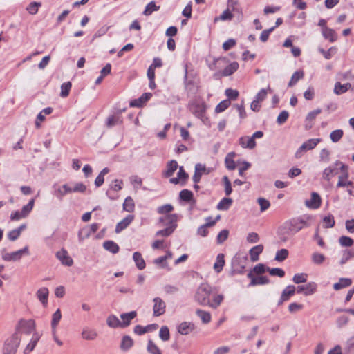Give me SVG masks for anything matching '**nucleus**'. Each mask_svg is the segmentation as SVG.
I'll list each match as a JSON object with an SVG mask.
<instances>
[{
    "mask_svg": "<svg viewBox=\"0 0 354 354\" xmlns=\"http://www.w3.org/2000/svg\"><path fill=\"white\" fill-rule=\"evenodd\" d=\"M178 216L176 214H169L159 218L160 223H164L167 227L156 232V236H169L177 227Z\"/></svg>",
    "mask_w": 354,
    "mask_h": 354,
    "instance_id": "f257e3e1",
    "label": "nucleus"
},
{
    "mask_svg": "<svg viewBox=\"0 0 354 354\" xmlns=\"http://www.w3.org/2000/svg\"><path fill=\"white\" fill-rule=\"evenodd\" d=\"M212 295V287L207 283H202L197 288L194 298L199 304L208 306Z\"/></svg>",
    "mask_w": 354,
    "mask_h": 354,
    "instance_id": "f03ea898",
    "label": "nucleus"
},
{
    "mask_svg": "<svg viewBox=\"0 0 354 354\" xmlns=\"http://www.w3.org/2000/svg\"><path fill=\"white\" fill-rule=\"evenodd\" d=\"M295 229V225H294L292 219L284 222L277 230L279 240L283 243L287 242L292 236L297 233Z\"/></svg>",
    "mask_w": 354,
    "mask_h": 354,
    "instance_id": "7ed1b4c3",
    "label": "nucleus"
},
{
    "mask_svg": "<svg viewBox=\"0 0 354 354\" xmlns=\"http://www.w3.org/2000/svg\"><path fill=\"white\" fill-rule=\"evenodd\" d=\"M21 336L18 333H14L8 338L4 343L3 348V354H15L20 344Z\"/></svg>",
    "mask_w": 354,
    "mask_h": 354,
    "instance_id": "20e7f679",
    "label": "nucleus"
},
{
    "mask_svg": "<svg viewBox=\"0 0 354 354\" xmlns=\"http://www.w3.org/2000/svg\"><path fill=\"white\" fill-rule=\"evenodd\" d=\"M335 165L339 166V169L342 173L338 178L337 187H351L354 188V183L347 180L348 176V167L339 160L335 162Z\"/></svg>",
    "mask_w": 354,
    "mask_h": 354,
    "instance_id": "39448f33",
    "label": "nucleus"
},
{
    "mask_svg": "<svg viewBox=\"0 0 354 354\" xmlns=\"http://www.w3.org/2000/svg\"><path fill=\"white\" fill-rule=\"evenodd\" d=\"M35 322L33 319H30L26 320L24 319H21L16 326L15 333H18L19 335V333H24L25 334L30 335L35 330Z\"/></svg>",
    "mask_w": 354,
    "mask_h": 354,
    "instance_id": "423d86ee",
    "label": "nucleus"
},
{
    "mask_svg": "<svg viewBox=\"0 0 354 354\" xmlns=\"http://www.w3.org/2000/svg\"><path fill=\"white\" fill-rule=\"evenodd\" d=\"M321 140L320 138H312L304 142L296 151L295 158H300L304 153L314 149Z\"/></svg>",
    "mask_w": 354,
    "mask_h": 354,
    "instance_id": "0eeeda50",
    "label": "nucleus"
},
{
    "mask_svg": "<svg viewBox=\"0 0 354 354\" xmlns=\"http://www.w3.org/2000/svg\"><path fill=\"white\" fill-rule=\"evenodd\" d=\"M294 225H295V230L297 232L303 230L304 228L308 227L311 225L312 216L308 215H304L296 218H291Z\"/></svg>",
    "mask_w": 354,
    "mask_h": 354,
    "instance_id": "6e6552de",
    "label": "nucleus"
},
{
    "mask_svg": "<svg viewBox=\"0 0 354 354\" xmlns=\"http://www.w3.org/2000/svg\"><path fill=\"white\" fill-rule=\"evenodd\" d=\"M28 254V247L25 246L24 248L11 253H5L2 255V259L6 261H16L22 257L23 254Z\"/></svg>",
    "mask_w": 354,
    "mask_h": 354,
    "instance_id": "1a4fd4ad",
    "label": "nucleus"
},
{
    "mask_svg": "<svg viewBox=\"0 0 354 354\" xmlns=\"http://www.w3.org/2000/svg\"><path fill=\"white\" fill-rule=\"evenodd\" d=\"M263 134H252V137L243 136L239 139V144L243 148L254 149L256 146L255 138H262Z\"/></svg>",
    "mask_w": 354,
    "mask_h": 354,
    "instance_id": "9d476101",
    "label": "nucleus"
},
{
    "mask_svg": "<svg viewBox=\"0 0 354 354\" xmlns=\"http://www.w3.org/2000/svg\"><path fill=\"white\" fill-rule=\"evenodd\" d=\"M154 305L153 307V316L159 317L165 313L166 304L160 297H155L153 300Z\"/></svg>",
    "mask_w": 354,
    "mask_h": 354,
    "instance_id": "9b49d317",
    "label": "nucleus"
},
{
    "mask_svg": "<svg viewBox=\"0 0 354 354\" xmlns=\"http://www.w3.org/2000/svg\"><path fill=\"white\" fill-rule=\"evenodd\" d=\"M317 290V284L315 282H309L306 285L298 286L296 288L297 293H303L306 296L314 294Z\"/></svg>",
    "mask_w": 354,
    "mask_h": 354,
    "instance_id": "f8f14e48",
    "label": "nucleus"
},
{
    "mask_svg": "<svg viewBox=\"0 0 354 354\" xmlns=\"http://www.w3.org/2000/svg\"><path fill=\"white\" fill-rule=\"evenodd\" d=\"M196 328L195 324L192 322H183L178 327V332L183 335H187L194 331Z\"/></svg>",
    "mask_w": 354,
    "mask_h": 354,
    "instance_id": "ddd939ff",
    "label": "nucleus"
},
{
    "mask_svg": "<svg viewBox=\"0 0 354 354\" xmlns=\"http://www.w3.org/2000/svg\"><path fill=\"white\" fill-rule=\"evenodd\" d=\"M248 277L251 279L249 286L265 285L270 283V279L266 276L254 277L252 271L248 274Z\"/></svg>",
    "mask_w": 354,
    "mask_h": 354,
    "instance_id": "4468645a",
    "label": "nucleus"
},
{
    "mask_svg": "<svg viewBox=\"0 0 354 354\" xmlns=\"http://www.w3.org/2000/svg\"><path fill=\"white\" fill-rule=\"evenodd\" d=\"M321 197L317 192H312L310 199L306 200L305 202V204L308 207L314 209H318L321 206Z\"/></svg>",
    "mask_w": 354,
    "mask_h": 354,
    "instance_id": "2eb2a0df",
    "label": "nucleus"
},
{
    "mask_svg": "<svg viewBox=\"0 0 354 354\" xmlns=\"http://www.w3.org/2000/svg\"><path fill=\"white\" fill-rule=\"evenodd\" d=\"M56 257L64 266H71L73 264L72 258L68 255V252L65 249L58 251L56 253Z\"/></svg>",
    "mask_w": 354,
    "mask_h": 354,
    "instance_id": "dca6fc26",
    "label": "nucleus"
},
{
    "mask_svg": "<svg viewBox=\"0 0 354 354\" xmlns=\"http://www.w3.org/2000/svg\"><path fill=\"white\" fill-rule=\"evenodd\" d=\"M99 229L98 223H93L88 227L84 228L79 232L80 240H83L84 238H88L91 234L95 233Z\"/></svg>",
    "mask_w": 354,
    "mask_h": 354,
    "instance_id": "f3484780",
    "label": "nucleus"
},
{
    "mask_svg": "<svg viewBox=\"0 0 354 354\" xmlns=\"http://www.w3.org/2000/svg\"><path fill=\"white\" fill-rule=\"evenodd\" d=\"M133 219V215H127L124 218H123L116 225L115 232L116 233L121 232L123 230L126 229L131 223Z\"/></svg>",
    "mask_w": 354,
    "mask_h": 354,
    "instance_id": "a211bd4d",
    "label": "nucleus"
},
{
    "mask_svg": "<svg viewBox=\"0 0 354 354\" xmlns=\"http://www.w3.org/2000/svg\"><path fill=\"white\" fill-rule=\"evenodd\" d=\"M220 218L221 216L218 215L214 220L212 221V223H206L201 225L197 230V234L203 237L206 236L209 232L207 227L214 226Z\"/></svg>",
    "mask_w": 354,
    "mask_h": 354,
    "instance_id": "6ab92c4d",
    "label": "nucleus"
},
{
    "mask_svg": "<svg viewBox=\"0 0 354 354\" xmlns=\"http://www.w3.org/2000/svg\"><path fill=\"white\" fill-rule=\"evenodd\" d=\"M151 93H145L139 98L131 101L130 106L131 107H140L143 106L145 102L151 98Z\"/></svg>",
    "mask_w": 354,
    "mask_h": 354,
    "instance_id": "aec40b11",
    "label": "nucleus"
},
{
    "mask_svg": "<svg viewBox=\"0 0 354 354\" xmlns=\"http://www.w3.org/2000/svg\"><path fill=\"white\" fill-rule=\"evenodd\" d=\"M338 168H339V166H336L335 162L334 165L326 168L323 171V179L327 181H330L331 178L337 174Z\"/></svg>",
    "mask_w": 354,
    "mask_h": 354,
    "instance_id": "412c9836",
    "label": "nucleus"
},
{
    "mask_svg": "<svg viewBox=\"0 0 354 354\" xmlns=\"http://www.w3.org/2000/svg\"><path fill=\"white\" fill-rule=\"evenodd\" d=\"M48 295V289L46 287L39 288L36 292L37 299L41 302L44 307L47 306Z\"/></svg>",
    "mask_w": 354,
    "mask_h": 354,
    "instance_id": "4be33fe9",
    "label": "nucleus"
},
{
    "mask_svg": "<svg viewBox=\"0 0 354 354\" xmlns=\"http://www.w3.org/2000/svg\"><path fill=\"white\" fill-rule=\"evenodd\" d=\"M185 88L188 93H196L197 91V88L194 84V80L188 79V72H187V66H185Z\"/></svg>",
    "mask_w": 354,
    "mask_h": 354,
    "instance_id": "5701e85b",
    "label": "nucleus"
},
{
    "mask_svg": "<svg viewBox=\"0 0 354 354\" xmlns=\"http://www.w3.org/2000/svg\"><path fill=\"white\" fill-rule=\"evenodd\" d=\"M178 165L176 160H172L167 162V169L162 172V176L165 178H169L173 176L174 173L177 169Z\"/></svg>",
    "mask_w": 354,
    "mask_h": 354,
    "instance_id": "b1692460",
    "label": "nucleus"
},
{
    "mask_svg": "<svg viewBox=\"0 0 354 354\" xmlns=\"http://www.w3.org/2000/svg\"><path fill=\"white\" fill-rule=\"evenodd\" d=\"M192 110L196 117L202 119L205 116L206 104L204 102L194 104L192 106Z\"/></svg>",
    "mask_w": 354,
    "mask_h": 354,
    "instance_id": "393cba45",
    "label": "nucleus"
},
{
    "mask_svg": "<svg viewBox=\"0 0 354 354\" xmlns=\"http://www.w3.org/2000/svg\"><path fill=\"white\" fill-rule=\"evenodd\" d=\"M137 315V313L136 311H131L127 313H122L120 315V317L122 319L121 322L122 328H126L129 326L131 324V321L134 319Z\"/></svg>",
    "mask_w": 354,
    "mask_h": 354,
    "instance_id": "a878e982",
    "label": "nucleus"
},
{
    "mask_svg": "<svg viewBox=\"0 0 354 354\" xmlns=\"http://www.w3.org/2000/svg\"><path fill=\"white\" fill-rule=\"evenodd\" d=\"M263 248V245L260 244L252 247L250 250L249 254L250 256V259L252 262H255L259 260V256L261 253H262Z\"/></svg>",
    "mask_w": 354,
    "mask_h": 354,
    "instance_id": "bb28decb",
    "label": "nucleus"
},
{
    "mask_svg": "<svg viewBox=\"0 0 354 354\" xmlns=\"http://www.w3.org/2000/svg\"><path fill=\"white\" fill-rule=\"evenodd\" d=\"M322 35L325 39H328L330 42H334L337 39L335 31L328 27H324L322 29Z\"/></svg>",
    "mask_w": 354,
    "mask_h": 354,
    "instance_id": "cd10ccee",
    "label": "nucleus"
},
{
    "mask_svg": "<svg viewBox=\"0 0 354 354\" xmlns=\"http://www.w3.org/2000/svg\"><path fill=\"white\" fill-rule=\"evenodd\" d=\"M133 259L138 270H142L145 268L146 263L140 252H135L133 254Z\"/></svg>",
    "mask_w": 354,
    "mask_h": 354,
    "instance_id": "c85d7f7f",
    "label": "nucleus"
},
{
    "mask_svg": "<svg viewBox=\"0 0 354 354\" xmlns=\"http://www.w3.org/2000/svg\"><path fill=\"white\" fill-rule=\"evenodd\" d=\"M133 345V340L129 335H124L122 338L120 348L122 351H127Z\"/></svg>",
    "mask_w": 354,
    "mask_h": 354,
    "instance_id": "c756f323",
    "label": "nucleus"
},
{
    "mask_svg": "<svg viewBox=\"0 0 354 354\" xmlns=\"http://www.w3.org/2000/svg\"><path fill=\"white\" fill-rule=\"evenodd\" d=\"M103 247L106 250L111 252L112 254H116L120 250L119 245L113 241L111 240L104 241L103 243Z\"/></svg>",
    "mask_w": 354,
    "mask_h": 354,
    "instance_id": "7c9ffc66",
    "label": "nucleus"
},
{
    "mask_svg": "<svg viewBox=\"0 0 354 354\" xmlns=\"http://www.w3.org/2000/svg\"><path fill=\"white\" fill-rule=\"evenodd\" d=\"M122 122L121 116L120 114H114L107 118L106 125L108 127H112L115 125L120 124Z\"/></svg>",
    "mask_w": 354,
    "mask_h": 354,
    "instance_id": "2f4dec72",
    "label": "nucleus"
},
{
    "mask_svg": "<svg viewBox=\"0 0 354 354\" xmlns=\"http://www.w3.org/2000/svg\"><path fill=\"white\" fill-rule=\"evenodd\" d=\"M39 338H40V335L37 333H35L33 334V336H32L30 343L25 348L24 353L25 354H28V353L33 351L34 348H35Z\"/></svg>",
    "mask_w": 354,
    "mask_h": 354,
    "instance_id": "473e14b6",
    "label": "nucleus"
},
{
    "mask_svg": "<svg viewBox=\"0 0 354 354\" xmlns=\"http://www.w3.org/2000/svg\"><path fill=\"white\" fill-rule=\"evenodd\" d=\"M233 203V200L231 198H223L217 204L216 209L220 211L227 210Z\"/></svg>",
    "mask_w": 354,
    "mask_h": 354,
    "instance_id": "72a5a7b5",
    "label": "nucleus"
},
{
    "mask_svg": "<svg viewBox=\"0 0 354 354\" xmlns=\"http://www.w3.org/2000/svg\"><path fill=\"white\" fill-rule=\"evenodd\" d=\"M236 156L235 152H230L227 154L225 158V165L228 170H234L236 168V164L234 160V157Z\"/></svg>",
    "mask_w": 354,
    "mask_h": 354,
    "instance_id": "f704fd0d",
    "label": "nucleus"
},
{
    "mask_svg": "<svg viewBox=\"0 0 354 354\" xmlns=\"http://www.w3.org/2000/svg\"><path fill=\"white\" fill-rule=\"evenodd\" d=\"M352 284V280L350 278H340L337 283L333 285L335 290H339L344 288H347Z\"/></svg>",
    "mask_w": 354,
    "mask_h": 354,
    "instance_id": "c9c22d12",
    "label": "nucleus"
},
{
    "mask_svg": "<svg viewBox=\"0 0 354 354\" xmlns=\"http://www.w3.org/2000/svg\"><path fill=\"white\" fill-rule=\"evenodd\" d=\"M172 257L171 253L168 251L164 256H161L153 260V263L157 266H160L161 268H166L167 266V260L171 259Z\"/></svg>",
    "mask_w": 354,
    "mask_h": 354,
    "instance_id": "e433bc0d",
    "label": "nucleus"
},
{
    "mask_svg": "<svg viewBox=\"0 0 354 354\" xmlns=\"http://www.w3.org/2000/svg\"><path fill=\"white\" fill-rule=\"evenodd\" d=\"M157 327H158V325L156 324H150L145 327L142 326L140 325H136L134 327L133 332L138 335H142L147 333L150 328L156 329Z\"/></svg>",
    "mask_w": 354,
    "mask_h": 354,
    "instance_id": "4c0bfd02",
    "label": "nucleus"
},
{
    "mask_svg": "<svg viewBox=\"0 0 354 354\" xmlns=\"http://www.w3.org/2000/svg\"><path fill=\"white\" fill-rule=\"evenodd\" d=\"M351 85L350 83L342 84L339 82H337L335 84L334 93L336 95L343 94L346 93L351 88Z\"/></svg>",
    "mask_w": 354,
    "mask_h": 354,
    "instance_id": "58836bf2",
    "label": "nucleus"
},
{
    "mask_svg": "<svg viewBox=\"0 0 354 354\" xmlns=\"http://www.w3.org/2000/svg\"><path fill=\"white\" fill-rule=\"evenodd\" d=\"M82 337L86 340H94L97 337V333L94 329L84 328L82 332Z\"/></svg>",
    "mask_w": 354,
    "mask_h": 354,
    "instance_id": "ea45409f",
    "label": "nucleus"
},
{
    "mask_svg": "<svg viewBox=\"0 0 354 354\" xmlns=\"http://www.w3.org/2000/svg\"><path fill=\"white\" fill-rule=\"evenodd\" d=\"M211 297H212V301H211V299L209 300V304H208V306L212 308H217L223 300V295L212 293Z\"/></svg>",
    "mask_w": 354,
    "mask_h": 354,
    "instance_id": "a19ab883",
    "label": "nucleus"
},
{
    "mask_svg": "<svg viewBox=\"0 0 354 354\" xmlns=\"http://www.w3.org/2000/svg\"><path fill=\"white\" fill-rule=\"evenodd\" d=\"M62 318V313L59 308H58L52 316V321H51V327L53 333L55 334L56 332V328Z\"/></svg>",
    "mask_w": 354,
    "mask_h": 354,
    "instance_id": "79ce46f5",
    "label": "nucleus"
},
{
    "mask_svg": "<svg viewBox=\"0 0 354 354\" xmlns=\"http://www.w3.org/2000/svg\"><path fill=\"white\" fill-rule=\"evenodd\" d=\"M224 258V254L222 253L218 254L216 257V262L214 265V269L217 273H219L223 270L225 265Z\"/></svg>",
    "mask_w": 354,
    "mask_h": 354,
    "instance_id": "37998d69",
    "label": "nucleus"
},
{
    "mask_svg": "<svg viewBox=\"0 0 354 354\" xmlns=\"http://www.w3.org/2000/svg\"><path fill=\"white\" fill-rule=\"evenodd\" d=\"M296 288L292 285L288 286L281 293L282 299L288 301L290 297L295 295Z\"/></svg>",
    "mask_w": 354,
    "mask_h": 354,
    "instance_id": "c03bdc74",
    "label": "nucleus"
},
{
    "mask_svg": "<svg viewBox=\"0 0 354 354\" xmlns=\"http://www.w3.org/2000/svg\"><path fill=\"white\" fill-rule=\"evenodd\" d=\"M106 324L111 328H122L121 322L115 315H110L107 317Z\"/></svg>",
    "mask_w": 354,
    "mask_h": 354,
    "instance_id": "a18cd8bd",
    "label": "nucleus"
},
{
    "mask_svg": "<svg viewBox=\"0 0 354 354\" xmlns=\"http://www.w3.org/2000/svg\"><path fill=\"white\" fill-rule=\"evenodd\" d=\"M196 314L201 318L203 324H207L210 322L212 317L209 312L201 309H197Z\"/></svg>",
    "mask_w": 354,
    "mask_h": 354,
    "instance_id": "49530a36",
    "label": "nucleus"
},
{
    "mask_svg": "<svg viewBox=\"0 0 354 354\" xmlns=\"http://www.w3.org/2000/svg\"><path fill=\"white\" fill-rule=\"evenodd\" d=\"M304 73L303 72V71H295L292 77H291V79L290 80V82H288V86L289 87H292L294 85H295L297 84V82L302 79L304 77Z\"/></svg>",
    "mask_w": 354,
    "mask_h": 354,
    "instance_id": "de8ad7c7",
    "label": "nucleus"
},
{
    "mask_svg": "<svg viewBox=\"0 0 354 354\" xmlns=\"http://www.w3.org/2000/svg\"><path fill=\"white\" fill-rule=\"evenodd\" d=\"M34 204L35 198H32L29 201L28 204H26L22 207L21 211L20 212L21 216H24V218H26L31 212L34 207Z\"/></svg>",
    "mask_w": 354,
    "mask_h": 354,
    "instance_id": "09e8293b",
    "label": "nucleus"
},
{
    "mask_svg": "<svg viewBox=\"0 0 354 354\" xmlns=\"http://www.w3.org/2000/svg\"><path fill=\"white\" fill-rule=\"evenodd\" d=\"M135 208V204L133 198L131 196H127L123 203V209L128 212H133Z\"/></svg>",
    "mask_w": 354,
    "mask_h": 354,
    "instance_id": "8fccbe9b",
    "label": "nucleus"
},
{
    "mask_svg": "<svg viewBox=\"0 0 354 354\" xmlns=\"http://www.w3.org/2000/svg\"><path fill=\"white\" fill-rule=\"evenodd\" d=\"M238 68H239V64L236 62H234L224 68V70L223 71V75H224V76L231 75L238 69Z\"/></svg>",
    "mask_w": 354,
    "mask_h": 354,
    "instance_id": "3c124183",
    "label": "nucleus"
},
{
    "mask_svg": "<svg viewBox=\"0 0 354 354\" xmlns=\"http://www.w3.org/2000/svg\"><path fill=\"white\" fill-rule=\"evenodd\" d=\"M159 9H160V6H157L156 4L155 1H151L146 6L145 9L143 11V15L145 16H149L153 12L158 11Z\"/></svg>",
    "mask_w": 354,
    "mask_h": 354,
    "instance_id": "603ef678",
    "label": "nucleus"
},
{
    "mask_svg": "<svg viewBox=\"0 0 354 354\" xmlns=\"http://www.w3.org/2000/svg\"><path fill=\"white\" fill-rule=\"evenodd\" d=\"M193 193L189 189H183L179 193V198L181 201L189 202L193 199Z\"/></svg>",
    "mask_w": 354,
    "mask_h": 354,
    "instance_id": "864d4df0",
    "label": "nucleus"
},
{
    "mask_svg": "<svg viewBox=\"0 0 354 354\" xmlns=\"http://www.w3.org/2000/svg\"><path fill=\"white\" fill-rule=\"evenodd\" d=\"M289 254V252L287 249H281L276 253L274 260L279 262H282L286 260Z\"/></svg>",
    "mask_w": 354,
    "mask_h": 354,
    "instance_id": "5fc2aeb1",
    "label": "nucleus"
},
{
    "mask_svg": "<svg viewBox=\"0 0 354 354\" xmlns=\"http://www.w3.org/2000/svg\"><path fill=\"white\" fill-rule=\"evenodd\" d=\"M312 261L315 265H321L324 263L326 257L324 254L319 252H314L311 256Z\"/></svg>",
    "mask_w": 354,
    "mask_h": 354,
    "instance_id": "6e6d98bb",
    "label": "nucleus"
},
{
    "mask_svg": "<svg viewBox=\"0 0 354 354\" xmlns=\"http://www.w3.org/2000/svg\"><path fill=\"white\" fill-rule=\"evenodd\" d=\"M159 337L164 342L168 341L169 339L170 333L167 326H163L160 328L159 331Z\"/></svg>",
    "mask_w": 354,
    "mask_h": 354,
    "instance_id": "4d7b16f0",
    "label": "nucleus"
},
{
    "mask_svg": "<svg viewBox=\"0 0 354 354\" xmlns=\"http://www.w3.org/2000/svg\"><path fill=\"white\" fill-rule=\"evenodd\" d=\"M231 104V102L230 100H224L221 101L215 108L216 113H221L227 109L230 105Z\"/></svg>",
    "mask_w": 354,
    "mask_h": 354,
    "instance_id": "13d9d810",
    "label": "nucleus"
},
{
    "mask_svg": "<svg viewBox=\"0 0 354 354\" xmlns=\"http://www.w3.org/2000/svg\"><path fill=\"white\" fill-rule=\"evenodd\" d=\"M147 349L150 354H162L161 351L151 339L148 341Z\"/></svg>",
    "mask_w": 354,
    "mask_h": 354,
    "instance_id": "bf43d9fd",
    "label": "nucleus"
},
{
    "mask_svg": "<svg viewBox=\"0 0 354 354\" xmlns=\"http://www.w3.org/2000/svg\"><path fill=\"white\" fill-rule=\"evenodd\" d=\"M71 86L72 84L70 82L63 83L61 86L60 96L62 97H66L69 95Z\"/></svg>",
    "mask_w": 354,
    "mask_h": 354,
    "instance_id": "052dcab7",
    "label": "nucleus"
},
{
    "mask_svg": "<svg viewBox=\"0 0 354 354\" xmlns=\"http://www.w3.org/2000/svg\"><path fill=\"white\" fill-rule=\"evenodd\" d=\"M308 274L306 273L295 274L292 278L295 283L299 284L307 281Z\"/></svg>",
    "mask_w": 354,
    "mask_h": 354,
    "instance_id": "680f3d73",
    "label": "nucleus"
},
{
    "mask_svg": "<svg viewBox=\"0 0 354 354\" xmlns=\"http://www.w3.org/2000/svg\"><path fill=\"white\" fill-rule=\"evenodd\" d=\"M177 177L181 180V185H184L189 178L188 174L185 171L183 166L179 167Z\"/></svg>",
    "mask_w": 354,
    "mask_h": 354,
    "instance_id": "e2e57ef3",
    "label": "nucleus"
},
{
    "mask_svg": "<svg viewBox=\"0 0 354 354\" xmlns=\"http://www.w3.org/2000/svg\"><path fill=\"white\" fill-rule=\"evenodd\" d=\"M267 272L272 276H278L279 277H283L285 276L284 270L279 268H270L267 267Z\"/></svg>",
    "mask_w": 354,
    "mask_h": 354,
    "instance_id": "0e129e2a",
    "label": "nucleus"
},
{
    "mask_svg": "<svg viewBox=\"0 0 354 354\" xmlns=\"http://www.w3.org/2000/svg\"><path fill=\"white\" fill-rule=\"evenodd\" d=\"M323 221L324 223V227L325 228L333 227L335 223L334 216L331 214L324 216L323 218Z\"/></svg>",
    "mask_w": 354,
    "mask_h": 354,
    "instance_id": "69168bd1",
    "label": "nucleus"
},
{
    "mask_svg": "<svg viewBox=\"0 0 354 354\" xmlns=\"http://www.w3.org/2000/svg\"><path fill=\"white\" fill-rule=\"evenodd\" d=\"M353 239L346 236H342L339 239V243L344 247H351L353 244Z\"/></svg>",
    "mask_w": 354,
    "mask_h": 354,
    "instance_id": "338daca9",
    "label": "nucleus"
},
{
    "mask_svg": "<svg viewBox=\"0 0 354 354\" xmlns=\"http://www.w3.org/2000/svg\"><path fill=\"white\" fill-rule=\"evenodd\" d=\"M354 257V252H352L350 250H345L343 252L342 259L340 260L339 263L341 265L345 264L351 258Z\"/></svg>",
    "mask_w": 354,
    "mask_h": 354,
    "instance_id": "774afa93",
    "label": "nucleus"
}]
</instances>
